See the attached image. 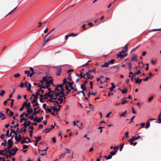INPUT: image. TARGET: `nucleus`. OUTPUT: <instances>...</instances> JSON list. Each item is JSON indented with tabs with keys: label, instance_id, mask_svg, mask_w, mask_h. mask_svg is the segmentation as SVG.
Masks as SVG:
<instances>
[{
	"label": "nucleus",
	"instance_id": "nucleus-1",
	"mask_svg": "<svg viewBox=\"0 0 161 161\" xmlns=\"http://www.w3.org/2000/svg\"><path fill=\"white\" fill-rule=\"evenodd\" d=\"M56 69L57 71L56 72V75L59 76L61 75L62 69L61 67L59 66H55L53 67Z\"/></svg>",
	"mask_w": 161,
	"mask_h": 161
},
{
	"label": "nucleus",
	"instance_id": "nucleus-2",
	"mask_svg": "<svg viewBox=\"0 0 161 161\" xmlns=\"http://www.w3.org/2000/svg\"><path fill=\"white\" fill-rule=\"evenodd\" d=\"M88 83L87 80H86L83 81V84H82L81 85V88L83 90H86L87 91V90L86 87L84 86H86V84Z\"/></svg>",
	"mask_w": 161,
	"mask_h": 161
},
{
	"label": "nucleus",
	"instance_id": "nucleus-3",
	"mask_svg": "<svg viewBox=\"0 0 161 161\" xmlns=\"http://www.w3.org/2000/svg\"><path fill=\"white\" fill-rule=\"evenodd\" d=\"M8 145L7 147V148L8 149H10L11 148L12 146L13 145V141L12 139H9L8 140Z\"/></svg>",
	"mask_w": 161,
	"mask_h": 161
},
{
	"label": "nucleus",
	"instance_id": "nucleus-4",
	"mask_svg": "<svg viewBox=\"0 0 161 161\" xmlns=\"http://www.w3.org/2000/svg\"><path fill=\"white\" fill-rule=\"evenodd\" d=\"M47 80L46 81V88H48L49 87V85L51 84H53V80L52 79L49 80Z\"/></svg>",
	"mask_w": 161,
	"mask_h": 161
},
{
	"label": "nucleus",
	"instance_id": "nucleus-5",
	"mask_svg": "<svg viewBox=\"0 0 161 161\" xmlns=\"http://www.w3.org/2000/svg\"><path fill=\"white\" fill-rule=\"evenodd\" d=\"M51 78V77H47V76H45L43 77V79L42 80L40 81V82L42 83V85H44L43 82L45 81L46 82V81L47 80H49V78Z\"/></svg>",
	"mask_w": 161,
	"mask_h": 161
},
{
	"label": "nucleus",
	"instance_id": "nucleus-6",
	"mask_svg": "<svg viewBox=\"0 0 161 161\" xmlns=\"http://www.w3.org/2000/svg\"><path fill=\"white\" fill-rule=\"evenodd\" d=\"M34 138L35 139H36V140L34 142H35V145L36 146L37 145V142H38L41 139V136H38V137H34Z\"/></svg>",
	"mask_w": 161,
	"mask_h": 161
},
{
	"label": "nucleus",
	"instance_id": "nucleus-7",
	"mask_svg": "<svg viewBox=\"0 0 161 161\" xmlns=\"http://www.w3.org/2000/svg\"><path fill=\"white\" fill-rule=\"evenodd\" d=\"M129 43H127L125 46V47L122 49V51H121L119 52H121V53H124L127 52V47Z\"/></svg>",
	"mask_w": 161,
	"mask_h": 161
},
{
	"label": "nucleus",
	"instance_id": "nucleus-8",
	"mask_svg": "<svg viewBox=\"0 0 161 161\" xmlns=\"http://www.w3.org/2000/svg\"><path fill=\"white\" fill-rule=\"evenodd\" d=\"M23 138V140L21 142V143L23 144L24 143H28V142L25 140L26 139H29L28 137H24V136L22 137Z\"/></svg>",
	"mask_w": 161,
	"mask_h": 161
},
{
	"label": "nucleus",
	"instance_id": "nucleus-9",
	"mask_svg": "<svg viewBox=\"0 0 161 161\" xmlns=\"http://www.w3.org/2000/svg\"><path fill=\"white\" fill-rule=\"evenodd\" d=\"M23 138L21 136V135L20 134H19V137H18L17 136V135L15 137V140H16L17 142H20L21 141L22 139Z\"/></svg>",
	"mask_w": 161,
	"mask_h": 161
},
{
	"label": "nucleus",
	"instance_id": "nucleus-10",
	"mask_svg": "<svg viewBox=\"0 0 161 161\" xmlns=\"http://www.w3.org/2000/svg\"><path fill=\"white\" fill-rule=\"evenodd\" d=\"M86 75L87 76V80L89 79H92L94 77L93 76L91 75V74L89 72H86Z\"/></svg>",
	"mask_w": 161,
	"mask_h": 161
},
{
	"label": "nucleus",
	"instance_id": "nucleus-11",
	"mask_svg": "<svg viewBox=\"0 0 161 161\" xmlns=\"http://www.w3.org/2000/svg\"><path fill=\"white\" fill-rule=\"evenodd\" d=\"M43 96L45 99H48V97H53L52 95H50V94H49V93H47V92H46L45 95H43Z\"/></svg>",
	"mask_w": 161,
	"mask_h": 161
},
{
	"label": "nucleus",
	"instance_id": "nucleus-12",
	"mask_svg": "<svg viewBox=\"0 0 161 161\" xmlns=\"http://www.w3.org/2000/svg\"><path fill=\"white\" fill-rule=\"evenodd\" d=\"M54 125H51V128H47L46 129H45L44 130V131H45V133H47L48 132H49V131L52 130V129L54 128Z\"/></svg>",
	"mask_w": 161,
	"mask_h": 161
},
{
	"label": "nucleus",
	"instance_id": "nucleus-13",
	"mask_svg": "<svg viewBox=\"0 0 161 161\" xmlns=\"http://www.w3.org/2000/svg\"><path fill=\"white\" fill-rule=\"evenodd\" d=\"M22 131L23 132H25L26 131V128H24L23 129V128H22L20 130V131H19V128H17V132L19 133H20L22 132Z\"/></svg>",
	"mask_w": 161,
	"mask_h": 161
},
{
	"label": "nucleus",
	"instance_id": "nucleus-14",
	"mask_svg": "<svg viewBox=\"0 0 161 161\" xmlns=\"http://www.w3.org/2000/svg\"><path fill=\"white\" fill-rule=\"evenodd\" d=\"M135 82L136 83H141L142 80V79H139L138 77L135 78Z\"/></svg>",
	"mask_w": 161,
	"mask_h": 161
},
{
	"label": "nucleus",
	"instance_id": "nucleus-15",
	"mask_svg": "<svg viewBox=\"0 0 161 161\" xmlns=\"http://www.w3.org/2000/svg\"><path fill=\"white\" fill-rule=\"evenodd\" d=\"M97 92H96L95 93H92V92H90L89 91L88 94V97H89L90 96V95H92L96 96L97 94Z\"/></svg>",
	"mask_w": 161,
	"mask_h": 161
},
{
	"label": "nucleus",
	"instance_id": "nucleus-16",
	"mask_svg": "<svg viewBox=\"0 0 161 161\" xmlns=\"http://www.w3.org/2000/svg\"><path fill=\"white\" fill-rule=\"evenodd\" d=\"M111 85L112 86L110 88H109L108 89H109L110 91L112 92L113 91L114 89L115 88V86L113 83H112Z\"/></svg>",
	"mask_w": 161,
	"mask_h": 161
},
{
	"label": "nucleus",
	"instance_id": "nucleus-17",
	"mask_svg": "<svg viewBox=\"0 0 161 161\" xmlns=\"http://www.w3.org/2000/svg\"><path fill=\"white\" fill-rule=\"evenodd\" d=\"M109 65V64L108 62H105L104 64L101 65V67H105L107 68V67H108Z\"/></svg>",
	"mask_w": 161,
	"mask_h": 161
},
{
	"label": "nucleus",
	"instance_id": "nucleus-18",
	"mask_svg": "<svg viewBox=\"0 0 161 161\" xmlns=\"http://www.w3.org/2000/svg\"><path fill=\"white\" fill-rule=\"evenodd\" d=\"M51 108H53V109L54 110V111H56L57 112H58L59 111L60 109L59 108H57L55 106H51Z\"/></svg>",
	"mask_w": 161,
	"mask_h": 161
},
{
	"label": "nucleus",
	"instance_id": "nucleus-19",
	"mask_svg": "<svg viewBox=\"0 0 161 161\" xmlns=\"http://www.w3.org/2000/svg\"><path fill=\"white\" fill-rule=\"evenodd\" d=\"M26 102H24V104L22 105V107L19 109L20 111H22L24 109L25 106H26Z\"/></svg>",
	"mask_w": 161,
	"mask_h": 161
},
{
	"label": "nucleus",
	"instance_id": "nucleus-20",
	"mask_svg": "<svg viewBox=\"0 0 161 161\" xmlns=\"http://www.w3.org/2000/svg\"><path fill=\"white\" fill-rule=\"evenodd\" d=\"M137 55L136 54H134L132 56V58H131L132 60H134L135 61H136L137 60Z\"/></svg>",
	"mask_w": 161,
	"mask_h": 161
},
{
	"label": "nucleus",
	"instance_id": "nucleus-21",
	"mask_svg": "<svg viewBox=\"0 0 161 161\" xmlns=\"http://www.w3.org/2000/svg\"><path fill=\"white\" fill-rule=\"evenodd\" d=\"M33 110L31 108H27V112L29 114H30L32 113L33 112Z\"/></svg>",
	"mask_w": 161,
	"mask_h": 161
},
{
	"label": "nucleus",
	"instance_id": "nucleus-22",
	"mask_svg": "<svg viewBox=\"0 0 161 161\" xmlns=\"http://www.w3.org/2000/svg\"><path fill=\"white\" fill-rule=\"evenodd\" d=\"M34 121L37 122H39L41 120L40 118L36 117L34 118Z\"/></svg>",
	"mask_w": 161,
	"mask_h": 161
},
{
	"label": "nucleus",
	"instance_id": "nucleus-23",
	"mask_svg": "<svg viewBox=\"0 0 161 161\" xmlns=\"http://www.w3.org/2000/svg\"><path fill=\"white\" fill-rule=\"evenodd\" d=\"M150 126V124L149 121V120L147 121L146 122V125L145 127V128L146 129H147Z\"/></svg>",
	"mask_w": 161,
	"mask_h": 161
},
{
	"label": "nucleus",
	"instance_id": "nucleus-24",
	"mask_svg": "<svg viewBox=\"0 0 161 161\" xmlns=\"http://www.w3.org/2000/svg\"><path fill=\"white\" fill-rule=\"evenodd\" d=\"M140 138V136H138L136 137H135V136H132V137L131 138V139H133V140L134 141L135 140H137Z\"/></svg>",
	"mask_w": 161,
	"mask_h": 161
},
{
	"label": "nucleus",
	"instance_id": "nucleus-25",
	"mask_svg": "<svg viewBox=\"0 0 161 161\" xmlns=\"http://www.w3.org/2000/svg\"><path fill=\"white\" fill-rule=\"evenodd\" d=\"M117 152V150H115L114 151H112L110 153V154L112 156H113L115 155Z\"/></svg>",
	"mask_w": 161,
	"mask_h": 161
},
{
	"label": "nucleus",
	"instance_id": "nucleus-26",
	"mask_svg": "<svg viewBox=\"0 0 161 161\" xmlns=\"http://www.w3.org/2000/svg\"><path fill=\"white\" fill-rule=\"evenodd\" d=\"M119 54L117 55V57L118 58L120 57L121 58H124L123 55H122L121 54V52H119Z\"/></svg>",
	"mask_w": 161,
	"mask_h": 161
},
{
	"label": "nucleus",
	"instance_id": "nucleus-27",
	"mask_svg": "<svg viewBox=\"0 0 161 161\" xmlns=\"http://www.w3.org/2000/svg\"><path fill=\"white\" fill-rule=\"evenodd\" d=\"M48 90V92H47V93H49V94H50V93L52 92H54V93H55V91H52L51 89L50 88H47Z\"/></svg>",
	"mask_w": 161,
	"mask_h": 161
},
{
	"label": "nucleus",
	"instance_id": "nucleus-28",
	"mask_svg": "<svg viewBox=\"0 0 161 161\" xmlns=\"http://www.w3.org/2000/svg\"><path fill=\"white\" fill-rule=\"evenodd\" d=\"M126 112H127L126 110L124 112L121 114L120 115V116L121 117H125L126 116L125 115V114L126 113Z\"/></svg>",
	"mask_w": 161,
	"mask_h": 161
},
{
	"label": "nucleus",
	"instance_id": "nucleus-29",
	"mask_svg": "<svg viewBox=\"0 0 161 161\" xmlns=\"http://www.w3.org/2000/svg\"><path fill=\"white\" fill-rule=\"evenodd\" d=\"M48 147H47V148H46V149H44V150H43V152H44V153H41V154H40V155H42V156H44V155L46 154V151L48 149Z\"/></svg>",
	"mask_w": 161,
	"mask_h": 161
},
{
	"label": "nucleus",
	"instance_id": "nucleus-30",
	"mask_svg": "<svg viewBox=\"0 0 161 161\" xmlns=\"http://www.w3.org/2000/svg\"><path fill=\"white\" fill-rule=\"evenodd\" d=\"M104 157H105V158H106V160H108V159H111L112 158V156L110 154L108 156H105Z\"/></svg>",
	"mask_w": 161,
	"mask_h": 161
},
{
	"label": "nucleus",
	"instance_id": "nucleus-31",
	"mask_svg": "<svg viewBox=\"0 0 161 161\" xmlns=\"http://www.w3.org/2000/svg\"><path fill=\"white\" fill-rule=\"evenodd\" d=\"M4 142H2L1 145L2 146H6V144L7 143V140H4Z\"/></svg>",
	"mask_w": 161,
	"mask_h": 161
},
{
	"label": "nucleus",
	"instance_id": "nucleus-32",
	"mask_svg": "<svg viewBox=\"0 0 161 161\" xmlns=\"http://www.w3.org/2000/svg\"><path fill=\"white\" fill-rule=\"evenodd\" d=\"M64 150L65 151V152L66 154L70 153V150L66 148H65Z\"/></svg>",
	"mask_w": 161,
	"mask_h": 161
},
{
	"label": "nucleus",
	"instance_id": "nucleus-33",
	"mask_svg": "<svg viewBox=\"0 0 161 161\" xmlns=\"http://www.w3.org/2000/svg\"><path fill=\"white\" fill-rule=\"evenodd\" d=\"M24 120L25 121V122H27V119L26 118H21L20 119V123H22V122Z\"/></svg>",
	"mask_w": 161,
	"mask_h": 161
},
{
	"label": "nucleus",
	"instance_id": "nucleus-34",
	"mask_svg": "<svg viewBox=\"0 0 161 161\" xmlns=\"http://www.w3.org/2000/svg\"><path fill=\"white\" fill-rule=\"evenodd\" d=\"M83 73H82L81 72V71H80V78H84V79H86V78L85 77V74H84L83 75H82Z\"/></svg>",
	"mask_w": 161,
	"mask_h": 161
},
{
	"label": "nucleus",
	"instance_id": "nucleus-35",
	"mask_svg": "<svg viewBox=\"0 0 161 161\" xmlns=\"http://www.w3.org/2000/svg\"><path fill=\"white\" fill-rule=\"evenodd\" d=\"M78 35L77 34H75L74 33H72L70 34L69 35V36H77Z\"/></svg>",
	"mask_w": 161,
	"mask_h": 161
},
{
	"label": "nucleus",
	"instance_id": "nucleus-36",
	"mask_svg": "<svg viewBox=\"0 0 161 161\" xmlns=\"http://www.w3.org/2000/svg\"><path fill=\"white\" fill-rule=\"evenodd\" d=\"M58 101H59V103H62L63 102V99L62 98L59 97L57 98V99Z\"/></svg>",
	"mask_w": 161,
	"mask_h": 161
},
{
	"label": "nucleus",
	"instance_id": "nucleus-37",
	"mask_svg": "<svg viewBox=\"0 0 161 161\" xmlns=\"http://www.w3.org/2000/svg\"><path fill=\"white\" fill-rule=\"evenodd\" d=\"M27 122H25L24 123L21 125V126H24L25 128H26L27 126H28L26 123Z\"/></svg>",
	"mask_w": 161,
	"mask_h": 161
},
{
	"label": "nucleus",
	"instance_id": "nucleus-38",
	"mask_svg": "<svg viewBox=\"0 0 161 161\" xmlns=\"http://www.w3.org/2000/svg\"><path fill=\"white\" fill-rule=\"evenodd\" d=\"M5 91L4 90H2L1 91V92L0 93V95L1 96H3L5 93Z\"/></svg>",
	"mask_w": 161,
	"mask_h": 161
},
{
	"label": "nucleus",
	"instance_id": "nucleus-39",
	"mask_svg": "<svg viewBox=\"0 0 161 161\" xmlns=\"http://www.w3.org/2000/svg\"><path fill=\"white\" fill-rule=\"evenodd\" d=\"M115 62V60L114 59H111L110 61L108 62L109 64H113Z\"/></svg>",
	"mask_w": 161,
	"mask_h": 161
},
{
	"label": "nucleus",
	"instance_id": "nucleus-40",
	"mask_svg": "<svg viewBox=\"0 0 161 161\" xmlns=\"http://www.w3.org/2000/svg\"><path fill=\"white\" fill-rule=\"evenodd\" d=\"M68 82L67 81L66 79V78H65L64 79H63V85H64V84H66L67 83H68Z\"/></svg>",
	"mask_w": 161,
	"mask_h": 161
},
{
	"label": "nucleus",
	"instance_id": "nucleus-41",
	"mask_svg": "<svg viewBox=\"0 0 161 161\" xmlns=\"http://www.w3.org/2000/svg\"><path fill=\"white\" fill-rule=\"evenodd\" d=\"M16 152L15 151H14V153H11L10 154V158H11L14 155Z\"/></svg>",
	"mask_w": 161,
	"mask_h": 161
},
{
	"label": "nucleus",
	"instance_id": "nucleus-42",
	"mask_svg": "<svg viewBox=\"0 0 161 161\" xmlns=\"http://www.w3.org/2000/svg\"><path fill=\"white\" fill-rule=\"evenodd\" d=\"M127 88H125L124 90H122L121 92L123 94H126L127 93Z\"/></svg>",
	"mask_w": 161,
	"mask_h": 161
},
{
	"label": "nucleus",
	"instance_id": "nucleus-43",
	"mask_svg": "<svg viewBox=\"0 0 161 161\" xmlns=\"http://www.w3.org/2000/svg\"><path fill=\"white\" fill-rule=\"evenodd\" d=\"M17 8V7H16L13 10H12L11 11H10L9 13L5 17H6L8 15L12 13L13 12L14 10L16 8Z\"/></svg>",
	"mask_w": 161,
	"mask_h": 161
},
{
	"label": "nucleus",
	"instance_id": "nucleus-44",
	"mask_svg": "<svg viewBox=\"0 0 161 161\" xmlns=\"http://www.w3.org/2000/svg\"><path fill=\"white\" fill-rule=\"evenodd\" d=\"M17 8V7H16L13 10H12L11 11H10L9 13L5 17H6L8 15L12 13L13 12L14 10L16 8Z\"/></svg>",
	"mask_w": 161,
	"mask_h": 161
},
{
	"label": "nucleus",
	"instance_id": "nucleus-45",
	"mask_svg": "<svg viewBox=\"0 0 161 161\" xmlns=\"http://www.w3.org/2000/svg\"><path fill=\"white\" fill-rule=\"evenodd\" d=\"M67 79L68 80H72V78H71V74L70 73L69 74L68 76L67 77Z\"/></svg>",
	"mask_w": 161,
	"mask_h": 161
},
{
	"label": "nucleus",
	"instance_id": "nucleus-46",
	"mask_svg": "<svg viewBox=\"0 0 161 161\" xmlns=\"http://www.w3.org/2000/svg\"><path fill=\"white\" fill-rule=\"evenodd\" d=\"M11 133H14L15 135H16V136L17 135V133L16 132V131H15V130L12 129H11Z\"/></svg>",
	"mask_w": 161,
	"mask_h": 161
},
{
	"label": "nucleus",
	"instance_id": "nucleus-47",
	"mask_svg": "<svg viewBox=\"0 0 161 161\" xmlns=\"http://www.w3.org/2000/svg\"><path fill=\"white\" fill-rule=\"evenodd\" d=\"M68 84L69 87H70L71 86H72L74 84V82L73 81H72L71 82H68Z\"/></svg>",
	"mask_w": 161,
	"mask_h": 161
},
{
	"label": "nucleus",
	"instance_id": "nucleus-48",
	"mask_svg": "<svg viewBox=\"0 0 161 161\" xmlns=\"http://www.w3.org/2000/svg\"><path fill=\"white\" fill-rule=\"evenodd\" d=\"M4 151L2 150H0V155H6L5 153H3Z\"/></svg>",
	"mask_w": 161,
	"mask_h": 161
},
{
	"label": "nucleus",
	"instance_id": "nucleus-49",
	"mask_svg": "<svg viewBox=\"0 0 161 161\" xmlns=\"http://www.w3.org/2000/svg\"><path fill=\"white\" fill-rule=\"evenodd\" d=\"M31 105V103L30 102H29L27 104L26 103V107H28V108H30Z\"/></svg>",
	"mask_w": 161,
	"mask_h": 161
},
{
	"label": "nucleus",
	"instance_id": "nucleus-50",
	"mask_svg": "<svg viewBox=\"0 0 161 161\" xmlns=\"http://www.w3.org/2000/svg\"><path fill=\"white\" fill-rule=\"evenodd\" d=\"M40 110H39L37 111H34L33 113V115H36L37 114H39L40 112Z\"/></svg>",
	"mask_w": 161,
	"mask_h": 161
},
{
	"label": "nucleus",
	"instance_id": "nucleus-51",
	"mask_svg": "<svg viewBox=\"0 0 161 161\" xmlns=\"http://www.w3.org/2000/svg\"><path fill=\"white\" fill-rule=\"evenodd\" d=\"M49 38L51 40H52V39H53L54 38H55V36L54 35H51L50 36Z\"/></svg>",
	"mask_w": 161,
	"mask_h": 161
},
{
	"label": "nucleus",
	"instance_id": "nucleus-52",
	"mask_svg": "<svg viewBox=\"0 0 161 161\" xmlns=\"http://www.w3.org/2000/svg\"><path fill=\"white\" fill-rule=\"evenodd\" d=\"M136 117V116H133L131 118L130 121L129 123V124H130L131 122H133V120L134 118Z\"/></svg>",
	"mask_w": 161,
	"mask_h": 161
},
{
	"label": "nucleus",
	"instance_id": "nucleus-53",
	"mask_svg": "<svg viewBox=\"0 0 161 161\" xmlns=\"http://www.w3.org/2000/svg\"><path fill=\"white\" fill-rule=\"evenodd\" d=\"M88 72H89V73H92V72H94V73H95L96 72H95V69H94L92 70V69H89L88 70Z\"/></svg>",
	"mask_w": 161,
	"mask_h": 161
},
{
	"label": "nucleus",
	"instance_id": "nucleus-54",
	"mask_svg": "<svg viewBox=\"0 0 161 161\" xmlns=\"http://www.w3.org/2000/svg\"><path fill=\"white\" fill-rule=\"evenodd\" d=\"M141 73V72L140 71V69L139 70H138L136 72H135L134 73V75H138V74Z\"/></svg>",
	"mask_w": 161,
	"mask_h": 161
},
{
	"label": "nucleus",
	"instance_id": "nucleus-55",
	"mask_svg": "<svg viewBox=\"0 0 161 161\" xmlns=\"http://www.w3.org/2000/svg\"><path fill=\"white\" fill-rule=\"evenodd\" d=\"M28 85H29V86L28 88L27 89V90H28V91H30V90H31V83H28Z\"/></svg>",
	"mask_w": 161,
	"mask_h": 161
},
{
	"label": "nucleus",
	"instance_id": "nucleus-56",
	"mask_svg": "<svg viewBox=\"0 0 161 161\" xmlns=\"http://www.w3.org/2000/svg\"><path fill=\"white\" fill-rule=\"evenodd\" d=\"M133 140V139H132L131 138L128 141V142L130 143V145H132L133 144V142L134 141Z\"/></svg>",
	"mask_w": 161,
	"mask_h": 161
},
{
	"label": "nucleus",
	"instance_id": "nucleus-57",
	"mask_svg": "<svg viewBox=\"0 0 161 161\" xmlns=\"http://www.w3.org/2000/svg\"><path fill=\"white\" fill-rule=\"evenodd\" d=\"M15 88H14V90H13V92L9 96V98H11V97H12L13 94H14V92H15Z\"/></svg>",
	"mask_w": 161,
	"mask_h": 161
},
{
	"label": "nucleus",
	"instance_id": "nucleus-58",
	"mask_svg": "<svg viewBox=\"0 0 161 161\" xmlns=\"http://www.w3.org/2000/svg\"><path fill=\"white\" fill-rule=\"evenodd\" d=\"M8 113L9 114V115H10V117L12 116H13L14 115V112L11 111H10L9 112V113Z\"/></svg>",
	"mask_w": 161,
	"mask_h": 161
},
{
	"label": "nucleus",
	"instance_id": "nucleus-59",
	"mask_svg": "<svg viewBox=\"0 0 161 161\" xmlns=\"http://www.w3.org/2000/svg\"><path fill=\"white\" fill-rule=\"evenodd\" d=\"M53 97H50V99H48L47 100V101H49L50 103H53Z\"/></svg>",
	"mask_w": 161,
	"mask_h": 161
},
{
	"label": "nucleus",
	"instance_id": "nucleus-60",
	"mask_svg": "<svg viewBox=\"0 0 161 161\" xmlns=\"http://www.w3.org/2000/svg\"><path fill=\"white\" fill-rule=\"evenodd\" d=\"M41 89H39L36 92V95L38 96L39 95V92H41Z\"/></svg>",
	"mask_w": 161,
	"mask_h": 161
},
{
	"label": "nucleus",
	"instance_id": "nucleus-61",
	"mask_svg": "<svg viewBox=\"0 0 161 161\" xmlns=\"http://www.w3.org/2000/svg\"><path fill=\"white\" fill-rule=\"evenodd\" d=\"M124 143H123L122 144H121L120 146V151H122V149H123V146H124Z\"/></svg>",
	"mask_w": 161,
	"mask_h": 161
},
{
	"label": "nucleus",
	"instance_id": "nucleus-62",
	"mask_svg": "<svg viewBox=\"0 0 161 161\" xmlns=\"http://www.w3.org/2000/svg\"><path fill=\"white\" fill-rule=\"evenodd\" d=\"M129 65V71H131V64L130 63L128 64Z\"/></svg>",
	"mask_w": 161,
	"mask_h": 161
},
{
	"label": "nucleus",
	"instance_id": "nucleus-63",
	"mask_svg": "<svg viewBox=\"0 0 161 161\" xmlns=\"http://www.w3.org/2000/svg\"><path fill=\"white\" fill-rule=\"evenodd\" d=\"M20 76V75L19 73H17V74L14 75V77L15 78H17Z\"/></svg>",
	"mask_w": 161,
	"mask_h": 161
},
{
	"label": "nucleus",
	"instance_id": "nucleus-64",
	"mask_svg": "<svg viewBox=\"0 0 161 161\" xmlns=\"http://www.w3.org/2000/svg\"><path fill=\"white\" fill-rule=\"evenodd\" d=\"M158 122L159 123H161V118L160 117H158Z\"/></svg>",
	"mask_w": 161,
	"mask_h": 161
}]
</instances>
